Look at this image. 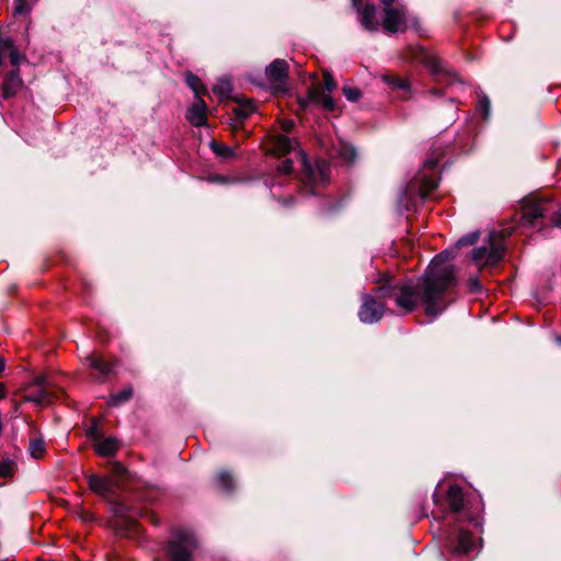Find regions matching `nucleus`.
Listing matches in <instances>:
<instances>
[{"instance_id":"nucleus-1","label":"nucleus","mask_w":561,"mask_h":561,"mask_svg":"<svg viewBox=\"0 0 561 561\" xmlns=\"http://www.w3.org/2000/svg\"><path fill=\"white\" fill-rule=\"evenodd\" d=\"M457 286L455 266L449 262V254H437L416 284L401 282L378 286L375 293L378 299L392 300L401 313H411L419 306L426 316L436 317L451 302L453 289Z\"/></svg>"},{"instance_id":"nucleus-2","label":"nucleus","mask_w":561,"mask_h":561,"mask_svg":"<svg viewBox=\"0 0 561 561\" xmlns=\"http://www.w3.org/2000/svg\"><path fill=\"white\" fill-rule=\"evenodd\" d=\"M433 501L436 506H442L444 512L459 514L463 519L472 520L477 526L479 525L478 519L473 518L467 508L468 500L459 484L438 485L433 495Z\"/></svg>"},{"instance_id":"nucleus-3","label":"nucleus","mask_w":561,"mask_h":561,"mask_svg":"<svg viewBox=\"0 0 561 561\" xmlns=\"http://www.w3.org/2000/svg\"><path fill=\"white\" fill-rule=\"evenodd\" d=\"M505 237L504 231H493L489 236L486 245L472 250L471 259L480 271L496 266L504 259Z\"/></svg>"},{"instance_id":"nucleus-4","label":"nucleus","mask_w":561,"mask_h":561,"mask_svg":"<svg viewBox=\"0 0 561 561\" xmlns=\"http://www.w3.org/2000/svg\"><path fill=\"white\" fill-rule=\"evenodd\" d=\"M299 158L301 163V182L310 187L311 193H316L320 186L329 181L330 164L324 160L311 162L302 151H299Z\"/></svg>"},{"instance_id":"nucleus-5","label":"nucleus","mask_w":561,"mask_h":561,"mask_svg":"<svg viewBox=\"0 0 561 561\" xmlns=\"http://www.w3.org/2000/svg\"><path fill=\"white\" fill-rule=\"evenodd\" d=\"M439 163V157L428 158L423 164V169L419 174L411 181L409 190L419 191L422 198H426L438 185L437 168Z\"/></svg>"},{"instance_id":"nucleus-6","label":"nucleus","mask_w":561,"mask_h":561,"mask_svg":"<svg viewBox=\"0 0 561 561\" xmlns=\"http://www.w3.org/2000/svg\"><path fill=\"white\" fill-rule=\"evenodd\" d=\"M196 548L195 537L188 531L181 530L169 541L167 549L169 561H192Z\"/></svg>"},{"instance_id":"nucleus-7","label":"nucleus","mask_w":561,"mask_h":561,"mask_svg":"<svg viewBox=\"0 0 561 561\" xmlns=\"http://www.w3.org/2000/svg\"><path fill=\"white\" fill-rule=\"evenodd\" d=\"M553 210L549 199L528 198L522 206L520 222L523 226L537 227L548 214Z\"/></svg>"},{"instance_id":"nucleus-8","label":"nucleus","mask_w":561,"mask_h":561,"mask_svg":"<svg viewBox=\"0 0 561 561\" xmlns=\"http://www.w3.org/2000/svg\"><path fill=\"white\" fill-rule=\"evenodd\" d=\"M23 399L42 405L53 403L59 399V396L51 390L44 376H38L25 386Z\"/></svg>"},{"instance_id":"nucleus-9","label":"nucleus","mask_w":561,"mask_h":561,"mask_svg":"<svg viewBox=\"0 0 561 561\" xmlns=\"http://www.w3.org/2000/svg\"><path fill=\"white\" fill-rule=\"evenodd\" d=\"M298 142L296 139L288 137L284 133L272 129L264 140V149L267 154L274 157H283L296 149Z\"/></svg>"},{"instance_id":"nucleus-10","label":"nucleus","mask_w":561,"mask_h":561,"mask_svg":"<svg viewBox=\"0 0 561 561\" xmlns=\"http://www.w3.org/2000/svg\"><path fill=\"white\" fill-rule=\"evenodd\" d=\"M408 24L405 5L397 3L396 7L383 8L382 27L387 33L404 32Z\"/></svg>"},{"instance_id":"nucleus-11","label":"nucleus","mask_w":561,"mask_h":561,"mask_svg":"<svg viewBox=\"0 0 561 561\" xmlns=\"http://www.w3.org/2000/svg\"><path fill=\"white\" fill-rule=\"evenodd\" d=\"M293 171V161L290 159H286L277 167L275 174L273 175L270 183L272 194L283 206H290L295 202L291 195L288 197H283L277 193V187L284 185L291 179Z\"/></svg>"},{"instance_id":"nucleus-12","label":"nucleus","mask_w":561,"mask_h":561,"mask_svg":"<svg viewBox=\"0 0 561 561\" xmlns=\"http://www.w3.org/2000/svg\"><path fill=\"white\" fill-rule=\"evenodd\" d=\"M374 295L366 294L363 296L362 306L358 310L359 320L364 323H374L379 321L385 313L383 301L377 300Z\"/></svg>"},{"instance_id":"nucleus-13","label":"nucleus","mask_w":561,"mask_h":561,"mask_svg":"<svg viewBox=\"0 0 561 561\" xmlns=\"http://www.w3.org/2000/svg\"><path fill=\"white\" fill-rule=\"evenodd\" d=\"M266 78L275 92H285L288 81V64L284 59L274 60L266 68Z\"/></svg>"},{"instance_id":"nucleus-14","label":"nucleus","mask_w":561,"mask_h":561,"mask_svg":"<svg viewBox=\"0 0 561 561\" xmlns=\"http://www.w3.org/2000/svg\"><path fill=\"white\" fill-rule=\"evenodd\" d=\"M473 547V536L462 528L457 534H449L447 536V548L453 556L467 554Z\"/></svg>"},{"instance_id":"nucleus-15","label":"nucleus","mask_w":561,"mask_h":561,"mask_svg":"<svg viewBox=\"0 0 561 561\" xmlns=\"http://www.w3.org/2000/svg\"><path fill=\"white\" fill-rule=\"evenodd\" d=\"M88 484L92 492L104 499H111L114 495V480L108 476L90 474Z\"/></svg>"},{"instance_id":"nucleus-16","label":"nucleus","mask_w":561,"mask_h":561,"mask_svg":"<svg viewBox=\"0 0 561 561\" xmlns=\"http://www.w3.org/2000/svg\"><path fill=\"white\" fill-rule=\"evenodd\" d=\"M10 60L12 66H19L23 59V56L14 47L13 43L9 38H0V65H3L7 60Z\"/></svg>"},{"instance_id":"nucleus-17","label":"nucleus","mask_w":561,"mask_h":561,"mask_svg":"<svg viewBox=\"0 0 561 561\" xmlns=\"http://www.w3.org/2000/svg\"><path fill=\"white\" fill-rule=\"evenodd\" d=\"M92 437H95L94 440V450L101 457H110L114 456L119 447V443L117 439L113 437H101L96 434H91Z\"/></svg>"},{"instance_id":"nucleus-18","label":"nucleus","mask_w":561,"mask_h":561,"mask_svg":"<svg viewBox=\"0 0 561 561\" xmlns=\"http://www.w3.org/2000/svg\"><path fill=\"white\" fill-rule=\"evenodd\" d=\"M186 119L196 127L205 126L207 123L206 115V103L204 100L197 99V101L188 108Z\"/></svg>"},{"instance_id":"nucleus-19","label":"nucleus","mask_w":561,"mask_h":561,"mask_svg":"<svg viewBox=\"0 0 561 561\" xmlns=\"http://www.w3.org/2000/svg\"><path fill=\"white\" fill-rule=\"evenodd\" d=\"M411 50L413 51V58L424 62L435 76L444 75L442 62L435 56L427 54L422 47H415Z\"/></svg>"},{"instance_id":"nucleus-20","label":"nucleus","mask_w":561,"mask_h":561,"mask_svg":"<svg viewBox=\"0 0 561 561\" xmlns=\"http://www.w3.org/2000/svg\"><path fill=\"white\" fill-rule=\"evenodd\" d=\"M22 80L19 76L18 70H12L5 75L2 85L1 92L4 99H9L18 93V91L22 88Z\"/></svg>"},{"instance_id":"nucleus-21","label":"nucleus","mask_w":561,"mask_h":561,"mask_svg":"<svg viewBox=\"0 0 561 561\" xmlns=\"http://www.w3.org/2000/svg\"><path fill=\"white\" fill-rule=\"evenodd\" d=\"M87 362L89 363V367L96 370L102 379L106 378L112 373L114 366L112 362L105 360L102 355L96 353L89 355Z\"/></svg>"},{"instance_id":"nucleus-22","label":"nucleus","mask_w":561,"mask_h":561,"mask_svg":"<svg viewBox=\"0 0 561 561\" xmlns=\"http://www.w3.org/2000/svg\"><path fill=\"white\" fill-rule=\"evenodd\" d=\"M376 7L374 4H365L360 9V24L362 26L370 32H375L378 30V22L376 21Z\"/></svg>"},{"instance_id":"nucleus-23","label":"nucleus","mask_w":561,"mask_h":561,"mask_svg":"<svg viewBox=\"0 0 561 561\" xmlns=\"http://www.w3.org/2000/svg\"><path fill=\"white\" fill-rule=\"evenodd\" d=\"M383 81L388 83L392 89L403 91V98H408L410 94V82L405 78H401L397 75H385Z\"/></svg>"},{"instance_id":"nucleus-24","label":"nucleus","mask_w":561,"mask_h":561,"mask_svg":"<svg viewBox=\"0 0 561 561\" xmlns=\"http://www.w3.org/2000/svg\"><path fill=\"white\" fill-rule=\"evenodd\" d=\"M236 102L234 113L241 118H247L256 110L255 102L252 99H236Z\"/></svg>"},{"instance_id":"nucleus-25","label":"nucleus","mask_w":561,"mask_h":561,"mask_svg":"<svg viewBox=\"0 0 561 561\" xmlns=\"http://www.w3.org/2000/svg\"><path fill=\"white\" fill-rule=\"evenodd\" d=\"M16 465L11 459H5L0 462V485L5 484L15 472Z\"/></svg>"},{"instance_id":"nucleus-26","label":"nucleus","mask_w":561,"mask_h":561,"mask_svg":"<svg viewBox=\"0 0 561 561\" xmlns=\"http://www.w3.org/2000/svg\"><path fill=\"white\" fill-rule=\"evenodd\" d=\"M209 146H210V149L214 151V153L219 158L232 159L236 157V152H234L233 148H231L225 144L213 140Z\"/></svg>"},{"instance_id":"nucleus-27","label":"nucleus","mask_w":561,"mask_h":561,"mask_svg":"<svg viewBox=\"0 0 561 561\" xmlns=\"http://www.w3.org/2000/svg\"><path fill=\"white\" fill-rule=\"evenodd\" d=\"M186 83L194 91L197 99H201V96L206 94V92H207V90L204 87V84L202 83L201 79L191 72H188L186 75Z\"/></svg>"},{"instance_id":"nucleus-28","label":"nucleus","mask_w":561,"mask_h":561,"mask_svg":"<svg viewBox=\"0 0 561 561\" xmlns=\"http://www.w3.org/2000/svg\"><path fill=\"white\" fill-rule=\"evenodd\" d=\"M28 451L33 458H42L46 451L45 442L42 438H32L30 440Z\"/></svg>"},{"instance_id":"nucleus-29","label":"nucleus","mask_w":561,"mask_h":561,"mask_svg":"<svg viewBox=\"0 0 561 561\" xmlns=\"http://www.w3.org/2000/svg\"><path fill=\"white\" fill-rule=\"evenodd\" d=\"M133 396V389L131 388H125L122 391L112 394L108 399V405L111 407H117L124 402H127Z\"/></svg>"},{"instance_id":"nucleus-30","label":"nucleus","mask_w":561,"mask_h":561,"mask_svg":"<svg viewBox=\"0 0 561 561\" xmlns=\"http://www.w3.org/2000/svg\"><path fill=\"white\" fill-rule=\"evenodd\" d=\"M317 93H318V89L313 88L310 91V98L312 100H317V101L321 102V104L323 105L324 108H327L329 111H333L335 107L334 100L329 94H322L320 98H318Z\"/></svg>"},{"instance_id":"nucleus-31","label":"nucleus","mask_w":561,"mask_h":561,"mask_svg":"<svg viewBox=\"0 0 561 561\" xmlns=\"http://www.w3.org/2000/svg\"><path fill=\"white\" fill-rule=\"evenodd\" d=\"M214 92L221 96H229L231 92V85L228 80H220L215 87Z\"/></svg>"},{"instance_id":"nucleus-32","label":"nucleus","mask_w":561,"mask_h":561,"mask_svg":"<svg viewBox=\"0 0 561 561\" xmlns=\"http://www.w3.org/2000/svg\"><path fill=\"white\" fill-rule=\"evenodd\" d=\"M218 484L224 490H230L232 488V478L226 472H221L217 477Z\"/></svg>"},{"instance_id":"nucleus-33","label":"nucleus","mask_w":561,"mask_h":561,"mask_svg":"<svg viewBox=\"0 0 561 561\" xmlns=\"http://www.w3.org/2000/svg\"><path fill=\"white\" fill-rule=\"evenodd\" d=\"M479 239V232H471L462 238H460L457 242V247L471 245L476 243Z\"/></svg>"},{"instance_id":"nucleus-34","label":"nucleus","mask_w":561,"mask_h":561,"mask_svg":"<svg viewBox=\"0 0 561 561\" xmlns=\"http://www.w3.org/2000/svg\"><path fill=\"white\" fill-rule=\"evenodd\" d=\"M343 92H344V95L346 96V99L352 102L359 100L362 96V92L357 88L345 87L343 89Z\"/></svg>"},{"instance_id":"nucleus-35","label":"nucleus","mask_w":561,"mask_h":561,"mask_svg":"<svg viewBox=\"0 0 561 561\" xmlns=\"http://www.w3.org/2000/svg\"><path fill=\"white\" fill-rule=\"evenodd\" d=\"M323 85L328 92H332L336 87L333 77L328 72L323 73Z\"/></svg>"},{"instance_id":"nucleus-36","label":"nucleus","mask_w":561,"mask_h":561,"mask_svg":"<svg viewBox=\"0 0 561 561\" xmlns=\"http://www.w3.org/2000/svg\"><path fill=\"white\" fill-rule=\"evenodd\" d=\"M126 525H127V534L128 535H130V536L138 535L140 533V527L135 519H131V518L127 519Z\"/></svg>"},{"instance_id":"nucleus-37","label":"nucleus","mask_w":561,"mask_h":561,"mask_svg":"<svg viewBox=\"0 0 561 561\" xmlns=\"http://www.w3.org/2000/svg\"><path fill=\"white\" fill-rule=\"evenodd\" d=\"M30 10L28 3L25 0H15V8L14 12L16 14H24L27 13Z\"/></svg>"},{"instance_id":"nucleus-38","label":"nucleus","mask_w":561,"mask_h":561,"mask_svg":"<svg viewBox=\"0 0 561 561\" xmlns=\"http://www.w3.org/2000/svg\"><path fill=\"white\" fill-rule=\"evenodd\" d=\"M279 129L284 133H290L295 126V123L293 119H282L278 122Z\"/></svg>"},{"instance_id":"nucleus-39","label":"nucleus","mask_w":561,"mask_h":561,"mask_svg":"<svg viewBox=\"0 0 561 561\" xmlns=\"http://www.w3.org/2000/svg\"><path fill=\"white\" fill-rule=\"evenodd\" d=\"M468 287L471 293L480 291L482 286L478 277H471L468 280Z\"/></svg>"},{"instance_id":"nucleus-40","label":"nucleus","mask_w":561,"mask_h":561,"mask_svg":"<svg viewBox=\"0 0 561 561\" xmlns=\"http://www.w3.org/2000/svg\"><path fill=\"white\" fill-rule=\"evenodd\" d=\"M479 108L483 112L484 116L488 115L490 110V100L488 96H482L479 101Z\"/></svg>"},{"instance_id":"nucleus-41","label":"nucleus","mask_w":561,"mask_h":561,"mask_svg":"<svg viewBox=\"0 0 561 561\" xmlns=\"http://www.w3.org/2000/svg\"><path fill=\"white\" fill-rule=\"evenodd\" d=\"M144 518H147L151 524L153 525H158L159 524V519L158 517L156 516L154 513L152 512H141L140 514Z\"/></svg>"},{"instance_id":"nucleus-42","label":"nucleus","mask_w":561,"mask_h":561,"mask_svg":"<svg viewBox=\"0 0 561 561\" xmlns=\"http://www.w3.org/2000/svg\"><path fill=\"white\" fill-rule=\"evenodd\" d=\"M552 221L554 226L561 227V210L553 215Z\"/></svg>"},{"instance_id":"nucleus-43","label":"nucleus","mask_w":561,"mask_h":561,"mask_svg":"<svg viewBox=\"0 0 561 561\" xmlns=\"http://www.w3.org/2000/svg\"><path fill=\"white\" fill-rule=\"evenodd\" d=\"M383 8L396 7L397 0H379Z\"/></svg>"},{"instance_id":"nucleus-44","label":"nucleus","mask_w":561,"mask_h":561,"mask_svg":"<svg viewBox=\"0 0 561 561\" xmlns=\"http://www.w3.org/2000/svg\"><path fill=\"white\" fill-rule=\"evenodd\" d=\"M7 394V388L4 386V383H0V400H2Z\"/></svg>"},{"instance_id":"nucleus-45","label":"nucleus","mask_w":561,"mask_h":561,"mask_svg":"<svg viewBox=\"0 0 561 561\" xmlns=\"http://www.w3.org/2000/svg\"><path fill=\"white\" fill-rule=\"evenodd\" d=\"M4 366H5L4 360L2 357H0V374L4 370Z\"/></svg>"},{"instance_id":"nucleus-46","label":"nucleus","mask_w":561,"mask_h":561,"mask_svg":"<svg viewBox=\"0 0 561 561\" xmlns=\"http://www.w3.org/2000/svg\"><path fill=\"white\" fill-rule=\"evenodd\" d=\"M557 341L561 345V336H558Z\"/></svg>"},{"instance_id":"nucleus-47","label":"nucleus","mask_w":561,"mask_h":561,"mask_svg":"<svg viewBox=\"0 0 561 561\" xmlns=\"http://www.w3.org/2000/svg\"><path fill=\"white\" fill-rule=\"evenodd\" d=\"M116 467H117L118 469H123V468H122V466H121L119 463H116Z\"/></svg>"}]
</instances>
